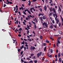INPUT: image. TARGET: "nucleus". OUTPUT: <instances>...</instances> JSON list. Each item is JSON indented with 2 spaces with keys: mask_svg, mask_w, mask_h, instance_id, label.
Segmentation results:
<instances>
[{
  "mask_svg": "<svg viewBox=\"0 0 63 63\" xmlns=\"http://www.w3.org/2000/svg\"><path fill=\"white\" fill-rule=\"evenodd\" d=\"M28 41H30V42H31V41L32 40V39H31L28 38Z\"/></svg>",
  "mask_w": 63,
  "mask_h": 63,
  "instance_id": "21",
  "label": "nucleus"
},
{
  "mask_svg": "<svg viewBox=\"0 0 63 63\" xmlns=\"http://www.w3.org/2000/svg\"><path fill=\"white\" fill-rule=\"evenodd\" d=\"M26 20H29V19L28 18V17H27L26 18Z\"/></svg>",
  "mask_w": 63,
  "mask_h": 63,
  "instance_id": "51",
  "label": "nucleus"
},
{
  "mask_svg": "<svg viewBox=\"0 0 63 63\" xmlns=\"http://www.w3.org/2000/svg\"><path fill=\"white\" fill-rule=\"evenodd\" d=\"M28 9L25 10V12H26V11H27V12H28Z\"/></svg>",
  "mask_w": 63,
  "mask_h": 63,
  "instance_id": "46",
  "label": "nucleus"
},
{
  "mask_svg": "<svg viewBox=\"0 0 63 63\" xmlns=\"http://www.w3.org/2000/svg\"><path fill=\"white\" fill-rule=\"evenodd\" d=\"M50 52L51 53H52L53 52V50H52V49H50Z\"/></svg>",
  "mask_w": 63,
  "mask_h": 63,
  "instance_id": "13",
  "label": "nucleus"
},
{
  "mask_svg": "<svg viewBox=\"0 0 63 63\" xmlns=\"http://www.w3.org/2000/svg\"><path fill=\"white\" fill-rule=\"evenodd\" d=\"M55 56L56 57V58H57V55H56Z\"/></svg>",
  "mask_w": 63,
  "mask_h": 63,
  "instance_id": "62",
  "label": "nucleus"
},
{
  "mask_svg": "<svg viewBox=\"0 0 63 63\" xmlns=\"http://www.w3.org/2000/svg\"><path fill=\"white\" fill-rule=\"evenodd\" d=\"M14 11H16V7H15L14 8Z\"/></svg>",
  "mask_w": 63,
  "mask_h": 63,
  "instance_id": "48",
  "label": "nucleus"
},
{
  "mask_svg": "<svg viewBox=\"0 0 63 63\" xmlns=\"http://www.w3.org/2000/svg\"><path fill=\"white\" fill-rule=\"evenodd\" d=\"M60 17H61V20H63V18H62V16H61V15L60 16Z\"/></svg>",
  "mask_w": 63,
  "mask_h": 63,
  "instance_id": "41",
  "label": "nucleus"
},
{
  "mask_svg": "<svg viewBox=\"0 0 63 63\" xmlns=\"http://www.w3.org/2000/svg\"><path fill=\"white\" fill-rule=\"evenodd\" d=\"M60 55H61L60 53H59L58 54V57H60Z\"/></svg>",
  "mask_w": 63,
  "mask_h": 63,
  "instance_id": "14",
  "label": "nucleus"
},
{
  "mask_svg": "<svg viewBox=\"0 0 63 63\" xmlns=\"http://www.w3.org/2000/svg\"><path fill=\"white\" fill-rule=\"evenodd\" d=\"M18 51L19 52H20V49H18Z\"/></svg>",
  "mask_w": 63,
  "mask_h": 63,
  "instance_id": "58",
  "label": "nucleus"
},
{
  "mask_svg": "<svg viewBox=\"0 0 63 63\" xmlns=\"http://www.w3.org/2000/svg\"><path fill=\"white\" fill-rule=\"evenodd\" d=\"M46 45H47V44H46V43H43L42 44V47H43V46H46Z\"/></svg>",
  "mask_w": 63,
  "mask_h": 63,
  "instance_id": "6",
  "label": "nucleus"
},
{
  "mask_svg": "<svg viewBox=\"0 0 63 63\" xmlns=\"http://www.w3.org/2000/svg\"><path fill=\"white\" fill-rule=\"evenodd\" d=\"M59 21V20H57V24H58V23Z\"/></svg>",
  "mask_w": 63,
  "mask_h": 63,
  "instance_id": "34",
  "label": "nucleus"
},
{
  "mask_svg": "<svg viewBox=\"0 0 63 63\" xmlns=\"http://www.w3.org/2000/svg\"><path fill=\"white\" fill-rule=\"evenodd\" d=\"M27 60H30V59L29 58H27Z\"/></svg>",
  "mask_w": 63,
  "mask_h": 63,
  "instance_id": "43",
  "label": "nucleus"
},
{
  "mask_svg": "<svg viewBox=\"0 0 63 63\" xmlns=\"http://www.w3.org/2000/svg\"><path fill=\"white\" fill-rule=\"evenodd\" d=\"M42 18L43 19H46V17H45V16H43L42 17Z\"/></svg>",
  "mask_w": 63,
  "mask_h": 63,
  "instance_id": "9",
  "label": "nucleus"
},
{
  "mask_svg": "<svg viewBox=\"0 0 63 63\" xmlns=\"http://www.w3.org/2000/svg\"><path fill=\"white\" fill-rule=\"evenodd\" d=\"M42 52H40L39 53H38L37 54V56L38 57H39L40 56H41V55H42Z\"/></svg>",
  "mask_w": 63,
  "mask_h": 63,
  "instance_id": "1",
  "label": "nucleus"
},
{
  "mask_svg": "<svg viewBox=\"0 0 63 63\" xmlns=\"http://www.w3.org/2000/svg\"><path fill=\"white\" fill-rule=\"evenodd\" d=\"M49 10L50 11H53V9H52V8H50Z\"/></svg>",
  "mask_w": 63,
  "mask_h": 63,
  "instance_id": "18",
  "label": "nucleus"
},
{
  "mask_svg": "<svg viewBox=\"0 0 63 63\" xmlns=\"http://www.w3.org/2000/svg\"><path fill=\"white\" fill-rule=\"evenodd\" d=\"M59 61L60 62H61L62 61V59L61 58H59Z\"/></svg>",
  "mask_w": 63,
  "mask_h": 63,
  "instance_id": "7",
  "label": "nucleus"
},
{
  "mask_svg": "<svg viewBox=\"0 0 63 63\" xmlns=\"http://www.w3.org/2000/svg\"><path fill=\"white\" fill-rule=\"evenodd\" d=\"M22 29L21 28H20L19 29V30L20 31H22Z\"/></svg>",
  "mask_w": 63,
  "mask_h": 63,
  "instance_id": "25",
  "label": "nucleus"
},
{
  "mask_svg": "<svg viewBox=\"0 0 63 63\" xmlns=\"http://www.w3.org/2000/svg\"><path fill=\"white\" fill-rule=\"evenodd\" d=\"M53 14V13L52 12H51L49 14V16H51V15H52Z\"/></svg>",
  "mask_w": 63,
  "mask_h": 63,
  "instance_id": "24",
  "label": "nucleus"
},
{
  "mask_svg": "<svg viewBox=\"0 0 63 63\" xmlns=\"http://www.w3.org/2000/svg\"><path fill=\"white\" fill-rule=\"evenodd\" d=\"M33 63V61L31 60V61L29 62V63Z\"/></svg>",
  "mask_w": 63,
  "mask_h": 63,
  "instance_id": "17",
  "label": "nucleus"
},
{
  "mask_svg": "<svg viewBox=\"0 0 63 63\" xmlns=\"http://www.w3.org/2000/svg\"><path fill=\"white\" fill-rule=\"evenodd\" d=\"M59 27H60V26H61V23H60L59 24Z\"/></svg>",
  "mask_w": 63,
  "mask_h": 63,
  "instance_id": "44",
  "label": "nucleus"
},
{
  "mask_svg": "<svg viewBox=\"0 0 63 63\" xmlns=\"http://www.w3.org/2000/svg\"><path fill=\"white\" fill-rule=\"evenodd\" d=\"M58 16H57L56 15V17L55 18V19L56 20H57V17Z\"/></svg>",
  "mask_w": 63,
  "mask_h": 63,
  "instance_id": "30",
  "label": "nucleus"
},
{
  "mask_svg": "<svg viewBox=\"0 0 63 63\" xmlns=\"http://www.w3.org/2000/svg\"><path fill=\"white\" fill-rule=\"evenodd\" d=\"M62 38L61 37H59L58 38V40H60V39H61Z\"/></svg>",
  "mask_w": 63,
  "mask_h": 63,
  "instance_id": "33",
  "label": "nucleus"
},
{
  "mask_svg": "<svg viewBox=\"0 0 63 63\" xmlns=\"http://www.w3.org/2000/svg\"><path fill=\"white\" fill-rule=\"evenodd\" d=\"M46 42L48 44V43H49V41L48 40H47L46 41Z\"/></svg>",
  "mask_w": 63,
  "mask_h": 63,
  "instance_id": "16",
  "label": "nucleus"
},
{
  "mask_svg": "<svg viewBox=\"0 0 63 63\" xmlns=\"http://www.w3.org/2000/svg\"><path fill=\"white\" fill-rule=\"evenodd\" d=\"M20 48L21 49H22V48H24V45H22Z\"/></svg>",
  "mask_w": 63,
  "mask_h": 63,
  "instance_id": "19",
  "label": "nucleus"
},
{
  "mask_svg": "<svg viewBox=\"0 0 63 63\" xmlns=\"http://www.w3.org/2000/svg\"><path fill=\"white\" fill-rule=\"evenodd\" d=\"M17 27H18V28H19H19H20V26L19 25H18V26H17Z\"/></svg>",
  "mask_w": 63,
  "mask_h": 63,
  "instance_id": "60",
  "label": "nucleus"
},
{
  "mask_svg": "<svg viewBox=\"0 0 63 63\" xmlns=\"http://www.w3.org/2000/svg\"><path fill=\"white\" fill-rule=\"evenodd\" d=\"M52 55H50L49 56V57L50 58H51V57H52Z\"/></svg>",
  "mask_w": 63,
  "mask_h": 63,
  "instance_id": "47",
  "label": "nucleus"
},
{
  "mask_svg": "<svg viewBox=\"0 0 63 63\" xmlns=\"http://www.w3.org/2000/svg\"><path fill=\"white\" fill-rule=\"evenodd\" d=\"M34 62L35 63H37V60H35L34 61Z\"/></svg>",
  "mask_w": 63,
  "mask_h": 63,
  "instance_id": "42",
  "label": "nucleus"
},
{
  "mask_svg": "<svg viewBox=\"0 0 63 63\" xmlns=\"http://www.w3.org/2000/svg\"><path fill=\"white\" fill-rule=\"evenodd\" d=\"M42 61H43V60H45V58L44 57H42Z\"/></svg>",
  "mask_w": 63,
  "mask_h": 63,
  "instance_id": "36",
  "label": "nucleus"
},
{
  "mask_svg": "<svg viewBox=\"0 0 63 63\" xmlns=\"http://www.w3.org/2000/svg\"><path fill=\"white\" fill-rule=\"evenodd\" d=\"M28 12L30 14H31V12H30L29 11V10H28Z\"/></svg>",
  "mask_w": 63,
  "mask_h": 63,
  "instance_id": "28",
  "label": "nucleus"
},
{
  "mask_svg": "<svg viewBox=\"0 0 63 63\" xmlns=\"http://www.w3.org/2000/svg\"><path fill=\"white\" fill-rule=\"evenodd\" d=\"M45 1L46 2V3L47 4L48 3V0H45Z\"/></svg>",
  "mask_w": 63,
  "mask_h": 63,
  "instance_id": "37",
  "label": "nucleus"
},
{
  "mask_svg": "<svg viewBox=\"0 0 63 63\" xmlns=\"http://www.w3.org/2000/svg\"><path fill=\"white\" fill-rule=\"evenodd\" d=\"M21 44H22V45H24V42H21Z\"/></svg>",
  "mask_w": 63,
  "mask_h": 63,
  "instance_id": "50",
  "label": "nucleus"
},
{
  "mask_svg": "<svg viewBox=\"0 0 63 63\" xmlns=\"http://www.w3.org/2000/svg\"><path fill=\"white\" fill-rule=\"evenodd\" d=\"M46 23L44 22V23L42 25H44H44H45L46 24Z\"/></svg>",
  "mask_w": 63,
  "mask_h": 63,
  "instance_id": "32",
  "label": "nucleus"
},
{
  "mask_svg": "<svg viewBox=\"0 0 63 63\" xmlns=\"http://www.w3.org/2000/svg\"><path fill=\"white\" fill-rule=\"evenodd\" d=\"M58 32L59 33V34H63V32H62V31H58Z\"/></svg>",
  "mask_w": 63,
  "mask_h": 63,
  "instance_id": "4",
  "label": "nucleus"
},
{
  "mask_svg": "<svg viewBox=\"0 0 63 63\" xmlns=\"http://www.w3.org/2000/svg\"><path fill=\"white\" fill-rule=\"evenodd\" d=\"M18 37H21V35H20V34H19L18 35Z\"/></svg>",
  "mask_w": 63,
  "mask_h": 63,
  "instance_id": "54",
  "label": "nucleus"
},
{
  "mask_svg": "<svg viewBox=\"0 0 63 63\" xmlns=\"http://www.w3.org/2000/svg\"><path fill=\"white\" fill-rule=\"evenodd\" d=\"M40 39H43V36H42L41 35L40 36Z\"/></svg>",
  "mask_w": 63,
  "mask_h": 63,
  "instance_id": "20",
  "label": "nucleus"
},
{
  "mask_svg": "<svg viewBox=\"0 0 63 63\" xmlns=\"http://www.w3.org/2000/svg\"><path fill=\"white\" fill-rule=\"evenodd\" d=\"M37 1V0H32V2H34L35 1Z\"/></svg>",
  "mask_w": 63,
  "mask_h": 63,
  "instance_id": "59",
  "label": "nucleus"
},
{
  "mask_svg": "<svg viewBox=\"0 0 63 63\" xmlns=\"http://www.w3.org/2000/svg\"><path fill=\"white\" fill-rule=\"evenodd\" d=\"M27 17H28L29 19H30V17L29 15L27 16Z\"/></svg>",
  "mask_w": 63,
  "mask_h": 63,
  "instance_id": "31",
  "label": "nucleus"
},
{
  "mask_svg": "<svg viewBox=\"0 0 63 63\" xmlns=\"http://www.w3.org/2000/svg\"><path fill=\"white\" fill-rule=\"evenodd\" d=\"M34 49H35V47L32 46L31 47V50H34Z\"/></svg>",
  "mask_w": 63,
  "mask_h": 63,
  "instance_id": "2",
  "label": "nucleus"
},
{
  "mask_svg": "<svg viewBox=\"0 0 63 63\" xmlns=\"http://www.w3.org/2000/svg\"><path fill=\"white\" fill-rule=\"evenodd\" d=\"M50 27V29H53V25H51Z\"/></svg>",
  "mask_w": 63,
  "mask_h": 63,
  "instance_id": "8",
  "label": "nucleus"
},
{
  "mask_svg": "<svg viewBox=\"0 0 63 63\" xmlns=\"http://www.w3.org/2000/svg\"><path fill=\"white\" fill-rule=\"evenodd\" d=\"M27 34H28L29 33V31H28L27 32Z\"/></svg>",
  "mask_w": 63,
  "mask_h": 63,
  "instance_id": "63",
  "label": "nucleus"
},
{
  "mask_svg": "<svg viewBox=\"0 0 63 63\" xmlns=\"http://www.w3.org/2000/svg\"><path fill=\"white\" fill-rule=\"evenodd\" d=\"M22 53H23V51H22L21 52L20 54H22Z\"/></svg>",
  "mask_w": 63,
  "mask_h": 63,
  "instance_id": "64",
  "label": "nucleus"
},
{
  "mask_svg": "<svg viewBox=\"0 0 63 63\" xmlns=\"http://www.w3.org/2000/svg\"><path fill=\"white\" fill-rule=\"evenodd\" d=\"M23 12L24 13V15H26V13L24 11H23Z\"/></svg>",
  "mask_w": 63,
  "mask_h": 63,
  "instance_id": "38",
  "label": "nucleus"
},
{
  "mask_svg": "<svg viewBox=\"0 0 63 63\" xmlns=\"http://www.w3.org/2000/svg\"><path fill=\"white\" fill-rule=\"evenodd\" d=\"M56 15H57V14H56H56H53V16H54V17H55V16H56Z\"/></svg>",
  "mask_w": 63,
  "mask_h": 63,
  "instance_id": "12",
  "label": "nucleus"
},
{
  "mask_svg": "<svg viewBox=\"0 0 63 63\" xmlns=\"http://www.w3.org/2000/svg\"><path fill=\"white\" fill-rule=\"evenodd\" d=\"M6 4H4V5H3V7L4 8V7H6Z\"/></svg>",
  "mask_w": 63,
  "mask_h": 63,
  "instance_id": "52",
  "label": "nucleus"
},
{
  "mask_svg": "<svg viewBox=\"0 0 63 63\" xmlns=\"http://www.w3.org/2000/svg\"><path fill=\"white\" fill-rule=\"evenodd\" d=\"M59 9L58 10V12H61L62 10H61V8H60V7H60V6H59Z\"/></svg>",
  "mask_w": 63,
  "mask_h": 63,
  "instance_id": "3",
  "label": "nucleus"
},
{
  "mask_svg": "<svg viewBox=\"0 0 63 63\" xmlns=\"http://www.w3.org/2000/svg\"><path fill=\"white\" fill-rule=\"evenodd\" d=\"M44 10L45 11H46L47 10V6H45L44 7Z\"/></svg>",
  "mask_w": 63,
  "mask_h": 63,
  "instance_id": "5",
  "label": "nucleus"
},
{
  "mask_svg": "<svg viewBox=\"0 0 63 63\" xmlns=\"http://www.w3.org/2000/svg\"><path fill=\"white\" fill-rule=\"evenodd\" d=\"M39 10H40L41 12H42V9L40 8V9H39Z\"/></svg>",
  "mask_w": 63,
  "mask_h": 63,
  "instance_id": "45",
  "label": "nucleus"
},
{
  "mask_svg": "<svg viewBox=\"0 0 63 63\" xmlns=\"http://www.w3.org/2000/svg\"><path fill=\"white\" fill-rule=\"evenodd\" d=\"M56 46L58 47H59V44L58 43H57Z\"/></svg>",
  "mask_w": 63,
  "mask_h": 63,
  "instance_id": "29",
  "label": "nucleus"
},
{
  "mask_svg": "<svg viewBox=\"0 0 63 63\" xmlns=\"http://www.w3.org/2000/svg\"><path fill=\"white\" fill-rule=\"evenodd\" d=\"M40 20H41V21H43V19H42V17H40Z\"/></svg>",
  "mask_w": 63,
  "mask_h": 63,
  "instance_id": "23",
  "label": "nucleus"
},
{
  "mask_svg": "<svg viewBox=\"0 0 63 63\" xmlns=\"http://www.w3.org/2000/svg\"><path fill=\"white\" fill-rule=\"evenodd\" d=\"M46 50H47V47H45L44 48V50L45 51H46Z\"/></svg>",
  "mask_w": 63,
  "mask_h": 63,
  "instance_id": "15",
  "label": "nucleus"
},
{
  "mask_svg": "<svg viewBox=\"0 0 63 63\" xmlns=\"http://www.w3.org/2000/svg\"><path fill=\"white\" fill-rule=\"evenodd\" d=\"M34 28L35 29H37V26H36V25H34Z\"/></svg>",
  "mask_w": 63,
  "mask_h": 63,
  "instance_id": "26",
  "label": "nucleus"
},
{
  "mask_svg": "<svg viewBox=\"0 0 63 63\" xmlns=\"http://www.w3.org/2000/svg\"><path fill=\"white\" fill-rule=\"evenodd\" d=\"M41 16V13L39 14L38 15V16Z\"/></svg>",
  "mask_w": 63,
  "mask_h": 63,
  "instance_id": "61",
  "label": "nucleus"
},
{
  "mask_svg": "<svg viewBox=\"0 0 63 63\" xmlns=\"http://www.w3.org/2000/svg\"><path fill=\"white\" fill-rule=\"evenodd\" d=\"M34 55V54H31V56H33V55Z\"/></svg>",
  "mask_w": 63,
  "mask_h": 63,
  "instance_id": "35",
  "label": "nucleus"
},
{
  "mask_svg": "<svg viewBox=\"0 0 63 63\" xmlns=\"http://www.w3.org/2000/svg\"><path fill=\"white\" fill-rule=\"evenodd\" d=\"M62 25H63V20H62Z\"/></svg>",
  "mask_w": 63,
  "mask_h": 63,
  "instance_id": "53",
  "label": "nucleus"
},
{
  "mask_svg": "<svg viewBox=\"0 0 63 63\" xmlns=\"http://www.w3.org/2000/svg\"><path fill=\"white\" fill-rule=\"evenodd\" d=\"M53 11L55 14H56V12L55 11V9L54 8L53 9Z\"/></svg>",
  "mask_w": 63,
  "mask_h": 63,
  "instance_id": "22",
  "label": "nucleus"
},
{
  "mask_svg": "<svg viewBox=\"0 0 63 63\" xmlns=\"http://www.w3.org/2000/svg\"><path fill=\"white\" fill-rule=\"evenodd\" d=\"M36 58V57L35 56H34L33 57H32V59H35Z\"/></svg>",
  "mask_w": 63,
  "mask_h": 63,
  "instance_id": "40",
  "label": "nucleus"
},
{
  "mask_svg": "<svg viewBox=\"0 0 63 63\" xmlns=\"http://www.w3.org/2000/svg\"><path fill=\"white\" fill-rule=\"evenodd\" d=\"M62 15L63 16V10L62 11Z\"/></svg>",
  "mask_w": 63,
  "mask_h": 63,
  "instance_id": "56",
  "label": "nucleus"
},
{
  "mask_svg": "<svg viewBox=\"0 0 63 63\" xmlns=\"http://www.w3.org/2000/svg\"><path fill=\"white\" fill-rule=\"evenodd\" d=\"M59 40H60L58 39L57 40V43L59 44H60L61 43L60 42V41H59Z\"/></svg>",
  "mask_w": 63,
  "mask_h": 63,
  "instance_id": "10",
  "label": "nucleus"
},
{
  "mask_svg": "<svg viewBox=\"0 0 63 63\" xmlns=\"http://www.w3.org/2000/svg\"><path fill=\"white\" fill-rule=\"evenodd\" d=\"M52 23H53L54 24L55 22H54V20H53L52 21Z\"/></svg>",
  "mask_w": 63,
  "mask_h": 63,
  "instance_id": "55",
  "label": "nucleus"
},
{
  "mask_svg": "<svg viewBox=\"0 0 63 63\" xmlns=\"http://www.w3.org/2000/svg\"><path fill=\"white\" fill-rule=\"evenodd\" d=\"M55 62H56L57 61V58H56L55 60Z\"/></svg>",
  "mask_w": 63,
  "mask_h": 63,
  "instance_id": "57",
  "label": "nucleus"
},
{
  "mask_svg": "<svg viewBox=\"0 0 63 63\" xmlns=\"http://www.w3.org/2000/svg\"><path fill=\"white\" fill-rule=\"evenodd\" d=\"M24 51H25L26 50V48L25 47H24Z\"/></svg>",
  "mask_w": 63,
  "mask_h": 63,
  "instance_id": "39",
  "label": "nucleus"
},
{
  "mask_svg": "<svg viewBox=\"0 0 63 63\" xmlns=\"http://www.w3.org/2000/svg\"><path fill=\"white\" fill-rule=\"evenodd\" d=\"M56 47V46H55V44H54L53 45V47Z\"/></svg>",
  "mask_w": 63,
  "mask_h": 63,
  "instance_id": "49",
  "label": "nucleus"
},
{
  "mask_svg": "<svg viewBox=\"0 0 63 63\" xmlns=\"http://www.w3.org/2000/svg\"><path fill=\"white\" fill-rule=\"evenodd\" d=\"M34 9V8L32 7L30 9V11H32V10H33V9Z\"/></svg>",
  "mask_w": 63,
  "mask_h": 63,
  "instance_id": "11",
  "label": "nucleus"
},
{
  "mask_svg": "<svg viewBox=\"0 0 63 63\" xmlns=\"http://www.w3.org/2000/svg\"><path fill=\"white\" fill-rule=\"evenodd\" d=\"M32 23L34 24H35H35H36V23H35V22H33V21H32Z\"/></svg>",
  "mask_w": 63,
  "mask_h": 63,
  "instance_id": "27",
  "label": "nucleus"
}]
</instances>
